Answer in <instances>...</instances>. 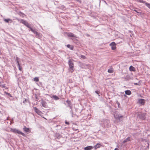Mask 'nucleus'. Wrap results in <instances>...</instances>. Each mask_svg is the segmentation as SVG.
Wrapping results in <instances>:
<instances>
[{"mask_svg": "<svg viewBox=\"0 0 150 150\" xmlns=\"http://www.w3.org/2000/svg\"><path fill=\"white\" fill-rule=\"evenodd\" d=\"M74 60L72 59H70L69 60L68 64L69 66V72L71 73H72L74 71V64L73 63Z\"/></svg>", "mask_w": 150, "mask_h": 150, "instance_id": "obj_1", "label": "nucleus"}, {"mask_svg": "<svg viewBox=\"0 0 150 150\" xmlns=\"http://www.w3.org/2000/svg\"><path fill=\"white\" fill-rule=\"evenodd\" d=\"M11 131L14 133H17L19 134H21L23 136H25V134L24 133L16 129H11Z\"/></svg>", "mask_w": 150, "mask_h": 150, "instance_id": "obj_2", "label": "nucleus"}, {"mask_svg": "<svg viewBox=\"0 0 150 150\" xmlns=\"http://www.w3.org/2000/svg\"><path fill=\"white\" fill-rule=\"evenodd\" d=\"M19 21L20 23L24 25L28 28L29 27V26H30V25L28 23L27 21L23 19H21Z\"/></svg>", "mask_w": 150, "mask_h": 150, "instance_id": "obj_3", "label": "nucleus"}, {"mask_svg": "<svg viewBox=\"0 0 150 150\" xmlns=\"http://www.w3.org/2000/svg\"><path fill=\"white\" fill-rule=\"evenodd\" d=\"M110 46L111 47L112 50H114L116 49V44L115 42H112L110 44Z\"/></svg>", "mask_w": 150, "mask_h": 150, "instance_id": "obj_4", "label": "nucleus"}, {"mask_svg": "<svg viewBox=\"0 0 150 150\" xmlns=\"http://www.w3.org/2000/svg\"><path fill=\"white\" fill-rule=\"evenodd\" d=\"M35 112L38 115L42 116V112L36 107H34Z\"/></svg>", "mask_w": 150, "mask_h": 150, "instance_id": "obj_5", "label": "nucleus"}, {"mask_svg": "<svg viewBox=\"0 0 150 150\" xmlns=\"http://www.w3.org/2000/svg\"><path fill=\"white\" fill-rule=\"evenodd\" d=\"M24 131L26 132L30 133L31 132V130L29 128H27L25 126L23 128Z\"/></svg>", "mask_w": 150, "mask_h": 150, "instance_id": "obj_6", "label": "nucleus"}, {"mask_svg": "<svg viewBox=\"0 0 150 150\" xmlns=\"http://www.w3.org/2000/svg\"><path fill=\"white\" fill-rule=\"evenodd\" d=\"M41 103L42 106L45 108H47V103L44 101L42 100L41 101Z\"/></svg>", "mask_w": 150, "mask_h": 150, "instance_id": "obj_7", "label": "nucleus"}, {"mask_svg": "<svg viewBox=\"0 0 150 150\" xmlns=\"http://www.w3.org/2000/svg\"><path fill=\"white\" fill-rule=\"evenodd\" d=\"M139 102L141 105H144L145 104V100L144 99H140L139 100Z\"/></svg>", "mask_w": 150, "mask_h": 150, "instance_id": "obj_8", "label": "nucleus"}, {"mask_svg": "<svg viewBox=\"0 0 150 150\" xmlns=\"http://www.w3.org/2000/svg\"><path fill=\"white\" fill-rule=\"evenodd\" d=\"M93 148V147L92 146H90L85 147L84 149L85 150H90L92 149Z\"/></svg>", "mask_w": 150, "mask_h": 150, "instance_id": "obj_9", "label": "nucleus"}, {"mask_svg": "<svg viewBox=\"0 0 150 150\" xmlns=\"http://www.w3.org/2000/svg\"><path fill=\"white\" fill-rule=\"evenodd\" d=\"M102 145L98 143L96 145L94 146V148L95 149H97L100 147Z\"/></svg>", "mask_w": 150, "mask_h": 150, "instance_id": "obj_10", "label": "nucleus"}, {"mask_svg": "<svg viewBox=\"0 0 150 150\" xmlns=\"http://www.w3.org/2000/svg\"><path fill=\"white\" fill-rule=\"evenodd\" d=\"M67 35L69 37L76 38L75 35H74L73 33H67Z\"/></svg>", "mask_w": 150, "mask_h": 150, "instance_id": "obj_11", "label": "nucleus"}, {"mask_svg": "<svg viewBox=\"0 0 150 150\" xmlns=\"http://www.w3.org/2000/svg\"><path fill=\"white\" fill-rule=\"evenodd\" d=\"M67 46L68 48H69L71 50H73L74 48V47L73 46L68 44L67 45Z\"/></svg>", "mask_w": 150, "mask_h": 150, "instance_id": "obj_12", "label": "nucleus"}, {"mask_svg": "<svg viewBox=\"0 0 150 150\" xmlns=\"http://www.w3.org/2000/svg\"><path fill=\"white\" fill-rule=\"evenodd\" d=\"M129 70L130 71H135V68L132 66H131L129 68Z\"/></svg>", "mask_w": 150, "mask_h": 150, "instance_id": "obj_13", "label": "nucleus"}, {"mask_svg": "<svg viewBox=\"0 0 150 150\" xmlns=\"http://www.w3.org/2000/svg\"><path fill=\"white\" fill-rule=\"evenodd\" d=\"M108 72L109 73H112L113 71V69L112 67H111L108 70Z\"/></svg>", "mask_w": 150, "mask_h": 150, "instance_id": "obj_14", "label": "nucleus"}, {"mask_svg": "<svg viewBox=\"0 0 150 150\" xmlns=\"http://www.w3.org/2000/svg\"><path fill=\"white\" fill-rule=\"evenodd\" d=\"M125 94L128 95H129L132 94V92L130 90H127L125 91Z\"/></svg>", "mask_w": 150, "mask_h": 150, "instance_id": "obj_15", "label": "nucleus"}, {"mask_svg": "<svg viewBox=\"0 0 150 150\" xmlns=\"http://www.w3.org/2000/svg\"><path fill=\"white\" fill-rule=\"evenodd\" d=\"M28 28H29L30 30H31L32 32H33V33H34L35 34H38V33L36 31L34 30L33 29V28H32L30 27V26H29V27H28Z\"/></svg>", "mask_w": 150, "mask_h": 150, "instance_id": "obj_16", "label": "nucleus"}, {"mask_svg": "<svg viewBox=\"0 0 150 150\" xmlns=\"http://www.w3.org/2000/svg\"><path fill=\"white\" fill-rule=\"evenodd\" d=\"M28 28H29L30 30H31L32 32H33V33H34L35 34H38V33L36 31L34 30L33 29V28H32L30 27V26H29V27H28Z\"/></svg>", "mask_w": 150, "mask_h": 150, "instance_id": "obj_17", "label": "nucleus"}, {"mask_svg": "<svg viewBox=\"0 0 150 150\" xmlns=\"http://www.w3.org/2000/svg\"><path fill=\"white\" fill-rule=\"evenodd\" d=\"M130 141V138L129 137H128L127 138H126L123 141V143H126L128 141Z\"/></svg>", "mask_w": 150, "mask_h": 150, "instance_id": "obj_18", "label": "nucleus"}, {"mask_svg": "<svg viewBox=\"0 0 150 150\" xmlns=\"http://www.w3.org/2000/svg\"><path fill=\"white\" fill-rule=\"evenodd\" d=\"M66 102L68 103L69 107L70 108H71V102L70 101H69L68 100H67L66 101Z\"/></svg>", "mask_w": 150, "mask_h": 150, "instance_id": "obj_19", "label": "nucleus"}, {"mask_svg": "<svg viewBox=\"0 0 150 150\" xmlns=\"http://www.w3.org/2000/svg\"><path fill=\"white\" fill-rule=\"evenodd\" d=\"M4 21L6 23H8L9 21H10V22L11 23L12 22V21L10 19H4Z\"/></svg>", "mask_w": 150, "mask_h": 150, "instance_id": "obj_20", "label": "nucleus"}, {"mask_svg": "<svg viewBox=\"0 0 150 150\" xmlns=\"http://www.w3.org/2000/svg\"><path fill=\"white\" fill-rule=\"evenodd\" d=\"M0 86L2 88H4L5 87V84H2V82H0Z\"/></svg>", "mask_w": 150, "mask_h": 150, "instance_id": "obj_21", "label": "nucleus"}, {"mask_svg": "<svg viewBox=\"0 0 150 150\" xmlns=\"http://www.w3.org/2000/svg\"><path fill=\"white\" fill-rule=\"evenodd\" d=\"M53 98L55 100H57L59 99V98L57 96L54 95L52 96Z\"/></svg>", "mask_w": 150, "mask_h": 150, "instance_id": "obj_22", "label": "nucleus"}, {"mask_svg": "<svg viewBox=\"0 0 150 150\" xmlns=\"http://www.w3.org/2000/svg\"><path fill=\"white\" fill-rule=\"evenodd\" d=\"M145 4L148 8L150 9V4L146 2Z\"/></svg>", "mask_w": 150, "mask_h": 150, "instance_id": "obj_23", "label": "nucleus"}, {"mask_svg": "<svg viewBox=\"0 0 150 150\" xmlns=\"http://www.w3.org/2000/svg\"><path fill=\"white\" fill-rule=\"evenodd\" d=\"M34 81L36 82H38L39 81V79L38 77H35L34 78Z\"/></svg>", "mask_w": 150, "mask_h": 150, "instance_id": "obj_24", "label": "nucleus"}, {"mask_svg": "<svg viewBox=\"0 0 150 150\" xmlns=\"http://www.w3.org/2000/svg\"><path fill=\"white\" fill-rule=\"evenodd\" d=\"M138 1L139 2L145 4L146 2L143 1V0H138Z\"/></svg>", "mask_w": 150, "mask_h": 150, "instance_id": "obj_25", "label": "nucleus"}, {"mask_svg": "<svg viewBox=\"0 0 150 150\" xmlns=\"http://www.w3.org/2000/svg\"><path fill=\"white\" fill-rule=\"evenodd\" d=\"M18 68H19V70L21 71L22 68L21 67V66L20 65L18 64Z\"/></svg>", "mask_w": 150, "mask_h": 150, "instance_id": "obj_26", "label": "nucleus"}, {"mask_svg": "<svg viewBox=\"0 0 150 150\" xmlns=\"http://www.w3.org/2000/svg\"><path fill=\"white\" fill-rule=\"evenodd\" d=\"M81 57L83 59H85L86 58V57L83 55H81Z\"/></svg>", "mask_w": 150, "mask_h": 150, "instance_id": "obj_27", "label": "nucleus"}, {"mask_svg": "<svg viewBox=\"0 0 150 150\" xmlns=\"http://www.w3.org/2000/svg\"><path fill=\"white\" fill-rule=\"evenodd\" d=\"M123 117V116H122L118 115V116L117 117V118L119 119H120V118H122Z\"/></svg>", "mask_w": 150, "mask_h": 150, "instance_id": "obj_28", "label": "nucleus"}, {"mask_svg": "<svg viewBox=\"0 0 150 150\" xmlns=\"http://www.w3.org/2000/svg\"><path fill=\"white\" fill-rule=\"evenodd\" d=\"M134 11H135L137 12V13H139L140 14H141V12H138L137 10H134Z\"/></svg>", "mask_w": 150, "mask_h": 150, "instance_id": "obj_29", "label": "nucleus"}, {"mask_svg": "<svg viewBox=\"0 0 150 150\" xmlns=\"http://www.w3.org/2000/svg\"><path fill=\"white\" fill-rule=\"evenodd\" d=\"M95 92L97 94H99L100 93V92L98 91H96Z\"/></svg>", "mask_w": 150, "mask_h": 150, "instance_id": "obj_30", "label": "nucleus"}, {"mask_svg": "<svg viewBox=\"0 0 150 150\" xmlns=\"http://www.w3.org/2000/svg\"><path fill=\"white\" fill-rule=\"evenodd\" d=\"M6 95H8V96H10L11 97H12V96H11V94H10V93H6Z\"/></svg>", "mask_w": 150, "mask_h": 150, "instance_id": "obj_31", "label": "nucleus"}, {"mask_svg": "<svg viewBox=\"0 0 150 150\" xmlns=\"http://www.w3.org/2000/svg\"><path fill=\"white\" fill-rule=\"evenodd\" d=\"M65 124H67V125H69V122H67V121H66V122H65Z\"/></svg>", "mask_w": 150, "mask_h": 150, "instance_id": "obj_32", "label": "nucleus"}, {"mask_svg": "<svg viewBox=\"0 0 150 150\" xmlns=\"http://www.w3.org/2000/svg\"><path fill=\"white\" fill-rule=\"evenodd\" d=\"M17 62L18 64H18H20L19 63L18 60H17Z\"/></svg>", "mask_w": 150, "mask_h": 150, "instance_id": "obj_33", "label": "nucleus"}, {"mask_svg": "<svg viewBox=\"0 0 150 150\" xmlns=\"http://www.w3.org/2000/svg\"><path fill=\"white\" fill-rule=\"evenodd\" d=\"M134 85H139L137 83H134Z\"/></svg>", "mask_w": 150, "mask_h": 150, "instance_id": "obj_34", "label": "nucleus"}, {"mask_svg": "<svg viewBox=\"0 0 150 150\" xmlns=\"http://www.w3.org/2000/svg\"><path fill=\"white\" fill-rule=\"evenodd\" d=\"M114 150H119V149L117 148H116Z\"/></svg>", "mask_w": 150, "mask_h": 150, "instance_id": "obj_35", "label": "nucleus"}, {"mask_svg": "<svg viewBox=\"0 0 150 150\" xmlns=\"http://www.w3.org/2000/svg\"><path fill=\"white\" fill-rule=\"evenodd\" d=\"M42 117L43 118H44V119H46V120H47V119H46L45 118V117H42Z\"/></svg>", "mask_w": 150, "mask_h": 150, "instance_id": "obj_36", "label": "nucleus"}, {"mask_svg": "<svg viewBox=\"0 0 150 150\" xmlns=\"http://www.w3.org/2000/svg\"><path fill=\"white\" fill-rule=\"evenodd\" d=\"M42 117L43 118H44V119H46V120H47V119H46L45 118V117H42Z\"/></svg>", "mask_w": 150, "mask_h": 150, "instance_id": "obj_37", "label": "nucleus"}, {"mask_svg": "<svg viewBox=\"0 0 150 150\" xmlns=\"http://www.w3.org/2000/svg\"><path fill=\"white\" fill-rule=\"evenodd\" d=\"M16 60H17H17H18V58H16Z\"/></svg>", "mask_w": 150, "mask_h": 150, "instance_id": "obj_38", "label": "nucleus"}, {"mask_svg": "<svg viewBox=\"0 0 150 150\" xmlns=\"http://www.w3.org/2000/svg\"><path fill=\"white\" fill-rule=\"evenodd\" d=\"M5 93L6 94L7 93H8L5 91Z\"/></svg>", "mask_w": 150, "mask_h": 150, "instance_id": "obj_39", "label": "nucleus"}, {"mask_svg": "<svg viewBox=\"0 0 150 150\" xmlns=\"http://www.w3.org/2000/svg\"><path fill=\"white\" fill-rule=\"evenodd\" d=\"M24 102H25V101H23V103H24Z\"/></svg>", "mask_w": 150, "mask_h": 150, "instance_id": "obj_40", "label": "nucleus"}, {"mask_svg": "<svg viewBox=\"0 0 150 150\" xmlns=\"http://www.w3.org/2000/svg\"><path fill=\"white\" fill-rule=\"evenodd\" d=\"M24 102H25V101H23V103H24Z\"/></svg>", "mask_w": 150, "mask_h": 150, "instance_id": "obj_41", "label": "nucleus"}]
</instances>
